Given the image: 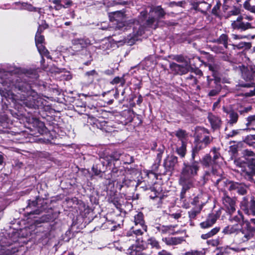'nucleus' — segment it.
Here are the masks:
<instances>
[{
	"instance_id": "24",
	"label": "nucleus",
	"mask_w": 255,
	"mask_h": 255,
	"mask_svg": "<svg viewBox=\"0 0 255 255\" xmlns=\"http://www.w3.org/2000/svg\"><path fill=\"white\" fill-rule=\"evenodd\" d=\"M163 241L167 245H176L181 244L184 240L182 238L169 237L162 239Z\"/></svg>"
},
{
	"instance_id": "41",
	"label": "nucleus",
	"mask_w": 255,
	"mask_h": 255,
	"mask_svg": "<svg viewBox=\"0 0 255 255\" xmlns=\"http://www.w3.org/2000/svg\"><path fill=\"white\" fill-rule=\"evenodd\" d=\"M207 147L201 140H199V138L197 137V139L195 140V145L194 147V148L196 149V151H200L203 149H204Z\"/></svg>"
},
{
	"instance_id": "50",
	"label": "nucleus",
	"mask_w": 255,
	"mask_h": 255,
	"mask_svg": "<svg viewBox=\"0 0 255 255\" xmlns=\"http://www.w3.org/2000/svg\"><path fill=\"white\" fill-rule=\"evenodd\" d=\"M247 121L246 126L247 127L255 125V115L249 116L247 118Z\"/></svg>"
},
{
	"instance_id": "8",
	"label": "nucleus",
	"mask_w": 255,
	"mask_h": 255,
	"mask_svg": "<svg viewBox=\"0 0 255 255\" xmlns=\"http://www.w3.org/2000/svg\"><path fill=\"white\" fill-rule=\"evenodd\" d=\"M222 204L227 211L231 214L236 210V199L230 197L226 192H224L222 197Z\"/></svg>"
},
{
	"instance_id": "32",
	"label": "nucleus",
	"mask_w": 255,
	"mask_h": 255,
	"mask_svg": "<svg viewBox=\"0 0 255 255\" xmlns=\"http://www.w3.org/2000/svg\"><path fill=\"white\" fill-rule=\"evenodd\" d=\"M228 36L227 34H222L220 36L219 38L217 39V42L220 44H223L224 47L226 49L228 48Z\"/></svg>"
},
{
	"instance_id": "39",
	"label": "nucleus",
	"mask_w": 255,
	"mask_h": 255,
	"mask_svg": "<svg viewBox=\"0 0 255 255\" xmlns=\"http://www.w3.org/2000/svg\"><path fill=\"white\" fill-rule=\"evenodd\" d=\"M233 48L234 49H241L244 48V47H250L251 46L250 43L246 42H240L238 44H232Z\"/></svg>"
},
{
	"instance_id": "46",
	"label": "nucleus",
	"mask_w": 255,
	"mask_h": 255,
	"mask_svg": "<svg viewBox=\"0 0 255 255\" xmlns=\"http://www.w3.org/2000/svg\"><path fill=\"white\" fill-rule=\"evenodd\" d=\"M175 135L177 137H178L181 141H183V139L186 136V132L185 130L182 129H179L176 131Z\"/></svg>"
},
{
	"instance_id": "23",
	"label": "nucleus",
	"mask_w": 255,
	"mask_h": 255,
	"mask_svg": "<svg viewBox=\"0 0 255 255\" xmlns=\"http://www.w3.org/2000/svg\"><path fill=\"white\" fill-rule=\"evenodd\" d=\"M246 159L249 166L253 169H255V153L252 151L247 150L246 151Z\"/></svg>"
},
{
	"instance_id": "29",
	"label": "nucleus",
	"mask_w": 255,
	"mask_h": 255,
	"mask_svg": "<svg viewBox=\"0 0 255 255\" xmlns=\"http://www.w3.org/2000/svg\"><path fill=\"white\" fill-rule=\"evenodd\" d=\"M174 226L172 227L171 225H162L159 227H157L156 228L159 231H161L163 233H168L169 234H173L174 233L173 228Z\"/></svg>"
},
{
	"instance_id": "57",
	"label": "nucleus",
	"mask_w": 255,
	"mask_h": 255,
	"mask_svg": "<svg viewBox=\"0 0 255 255\" xmlns=\"http://www.w3.org/2000/svg\"><path fill=\"white\" fill-rule=\"evenodd\" d=\"M207 243L213 247H216L219 245V241L218 240H209L207 241Z\"/></svg>"
},
{
	"instance_id": "9",
	"label": "nucleus",
	"mask_w": 255,
	"mask_h": 255,
	"mask_svg": "<svg viewBox=\"0 0 255 255\" xmlns=\"http://www.w3.org/2000/svg\"><path fill=\"white\" fill-rule=\"evenodd\" d=\"M196 134L197 138L207 146L213 141V138L210 135L208 130L203 127H198Z\"/></svg>"
},
{
	"instance_id": "20",
	"label": "nucleus",
	"mask_w": 255,
	"mask_h": 255,
	"mask_svg": "<svg viewBox=\"0 0 255 255\" xmlns=\"http://www.w3.org/2000/svg\"><path fill=\"white\" fill-rule=\"evenodd\" d=\"M86 43L83 39H75L72 41V49L76 51L82 50L86 46Z\"/></svg>"
},
{
	"instance_id": "18",
	"label": "nucleus",
	"mask_w": 255,
	"mask_h": 255,
	"mask_svg": "<svg viewBox=\"0 0 255 255\" xmlns=\"http://www.w3.org/2000/svg\"><path fill=\"white\" fill-rule=\"evenodd\" d=\"M208 119L211 124V126L214 129L219 128L221 125V120L220 118L213 114L209 113L208 116Z\"/></svg>"
},
{
	"instance_id": "59",
	"label": "nucleus",
	"mask_w": 255,
	"mask_h": 255,
	"mask_svg": "<svg viewBox=\"0 0 255 255\" xmlns=\"http://www.w3.org/2000/svg\"><path fill=\"white\" fill-rule=\"evenodd\" d=\"M182 4V1H178L177 2L175 1L170 2L169 4V5L171 7H173L174 6H181Z\"/></svg>"
},
{
	"instance_id": "17",
	"label": "nucleus",
	"mask_w": 255,
	"mask_h": 255,
	"mask_svg": "<svg viewBox=\"0 0 255 255\" xmlns=\"http://www.w3.org/2000/svg\"><path fill=\"white\" fill-rule=\"evenodd\" d=\"M144 249L142 243L136 242L135 245L130 246L128 253L130 255H141V251Z\"/></svg>"
},
{
	"instance_id": "56",
	"label": "nucleus",
	"mask_w": 255,
	"mask_h": 255,
	"mask_svg": "<svg viewBox=\"0 0 255 255\" xmlns=\"http://www.w3.org/2000/svg\"><path fill=\"white\" fill-rule=\"evenodd\" d=\"M232 37L234 40L242 39L247 38V36L242 35H237L235 34H232Z\"/></svg>"
},
{
	"instance_id": "4",
	"label": "nucleus",
	"mask_w": 255,
	"mask_h": 255,
	"mask_svg": "<svg viewBox=\"0 0 255 255\" xmlns=\"http://www.w3.org/2000/svg\"><path fill=\"white\" fill-rule=\"evenodd\" d=\"M200 162L204 168L207 169L205 170L200 184L203 185L208 180L211 179L216 182V185H218L222 181L223 171L215 165L212 160L211 155L209 154L205 155L200 160Z\"/></svg>"
},
{
	"instance_id": "30",
	"label": "nucleus",
	"mask_w": 255,
	"mask_h": 255,
	"mask_svg": "<svg viewBox=\"0 0 255 255\" xmlns=\"http://www.w3.org/2000/svg\"><path fill=\"white\" fill-rule=\"evenodd\" d=\"M98 75V73L95 70H92L87 72L85 74V77L87 79L89 83H92L95 78Z\"/></svg>"
},
{
	"instance_id": "31",
	"label": "nucleus",
	"mask_w": 255,
	"mask_h": 255,
	"mask_svg": "<svg viewBox=\"0 0 255 255\" xmlns=\"http://www.w3.org/2000/svg\"><path fill=\"white\" fill-rule=\"evenodd\" d=\"M201 207H196L193 208L191 211L188 212L189 217L190 220L192 221V220L194 219L196 216L200 213L201 210Z\"/></svg>"
},
{
	"instance_id": "53",
	"label": "nucleus",
	"mask_w": 255,
	"mask_h": 255,
	"mask_svg": "<svg viewBox=\"0 0 255 255\" xmlns=\"http://www.w3.org/2000/svg\"><path fill=\"white\" fill-rule=\"evenodd\" d=\"M186 79L187 80H191V84L193 85H196L197 83V80L195 77H194L192 75H189V76L186 77Z\"/></svg>"
},
{
	"instance_id": "40",
	"label": "nucleus",
	"mask_w": 255,
	"mask_h": 255,
	"mask_svg": "<svg viewBox=\"0 0 255 255\" xmlns=\"http://www.w3.org/2000/svg\"><path fill=\"white\" fill-rule=\"evenodd\" d=\"M121 160L124 164H129L133 162V158L128 154H124L121 157Z\"/></svg>"
},
{
	"instance_id": "6",
	"label": "nucleus",
	"mask_w": 255,
	"mask_h": 255,
	"mask_svg": "<svg viewBox=\"0 0 255 255\" xmlns=\"http://www.w3.org/2000/svg\"><path fill=\"white\" fill-rule=\"evenodd\" d=\"M255 231L250 224H242V229L236 235V242L241 244L248 241L253 236Z\"/></svg>"
},
{
	"instance_id": "44",
	"label": "nucleus",
	"mask_w": 255,
	"mask_h": 255,
	"mask_svg": "<svg viewBox=\"0 0 255 255\" xmlns=\"http://www.w3.org/2000/svg\"><path fill=\"white\" fill-rule=\"evenodd\" d=\"M78 208L80 213L85 212V213H87L89 210V206L83 202H81L79 203Z\"/></svg>"
},
{
	"instance_id": "63",
	"label": "nucleus",
	"mask_w": 255,
	"mask_h": 255,
	"mask_svg": "<svg viewBox=\"0 0 255 255\" xmlns=\"http://www.w3.org/2000/svg\"><path fill=\"white\" fill-rule=\"evenodd\" d=\"M200 7H201L202 9H204L205 10V12L207 10H208L211 7V5L209 4H208L206 5H205L204 4H201Z\"/></svg>"
},
{
	"instance_id": "19",
	"label": "nucleus",
	"mask_w": 255,
	"mask_h": 255,
	"mask_svg": "<svg viewBox=\"0 0 255 255\" xmlns=\"http://www.w3.org/2000/svg\"><path fill=\"white\" fill-rule=\"evenodd\" d=\"M109 16L111 21H116L117 24L123 23L125 19L124 13L120 11L111 13Z\"/></svg>"
},
{
	"instance_id": "11",
	"label": "nucleus",
	"mask_w": 255,
	"mask_h": 255,
	"mask_svg": "<svg viewBox=\"0 0 255 255\" xmlns=\"http://www.w3.org/2000/svg\"><path fill=\"white\" fill-rule=\"evenodd\" d=\"M122 153L120 151H115L111 154L105 155L101 157L100 159L101 163L105 165V164L111 165L114 161H117L121 159L123 156Z\"/></svg>"
},
{
	"instance_id": "52",
	"label": "nucleus",
	"mask_w": 255,
	"mask_h": 255,
	"mask_svg": "<svg viewBox=\"0 0 255 255\" xmlns=\"http://www.w3.org/2000/svg\"><path fill=\"white\" fill-rule=\"evenodd\" d=\"M221 5V3L219 0L217 1L216 5H214L213 8H212V12L214 14H217L218 13V10L220 9V6Z\"/></svg>"
},
{
	"instance_id": "14",
	"label": "nucleus",
	"mask_w": 255,
	"mask_h": 255,
	"mask_svg": "<svg viewBox=\"0 0 255 255\" xmlns=\"http://www.w3.org/2000/svg\"><path fill=\"white\" fill-rule=\"evenodd\" d=\"M229 190H235L240 195H244L247 194L248 187L242 183L229 182Z\"/></svg>"
},
{
	"instance_id": "45",
	"label": "nucleus",
	"mask_w": 255,
	"mask_h": 255,
	"mask_svg": "<svg viewBox=\"0 0 255 255\" xmlns=\"http://www.w3.org/2000/svg\"><path fill=\"white\" fill-rule=\"evenodd\" d=\"M111 83L113 85L120 83L122 86H123L125 83V80L123 77H116L111 82Z\"/></svg>"
},
{
	"instance_id": "16",
	"label": "nucleus",
	"mask_w": 255,
	"mask_h": 255,
	"mask_svg": "<svg viewBox=\"0 0 255 255\" xmlns=\"http://www.w3.org/2000/svg\"><path fill=\"white\" fill-rule=\"evenodd\" d=\"M40 201H41V200H39V198H37L34 201H30V200L28 201V205L26 207V209L28 210V208H31L32 209H33V210L30 211L29 213H28L29 215H38L42 212V209H35L37 207V206Z\"/></svg>"
},
{
	"instance_id": "60",
	"label": "nucleus",
	"mask_w": 255,
	"mask_h": 255,
	"mask_svg": "<svg viewBox=\"0 0 255 255\" xmlns=\"http://www.w3.org/2000/svg\"><path fill=\"white\" fill-rule=\"evenodd\" d=\"M245 8L250 11L255 13V5H251L249 4L248 5L245 6Z\"/></svg>"
},
{
	"instance_id": "21",
	"label": "nucleus",
	"mask_w": 255,
	"mask_h": 255,
	"mask_svg": "<svg viewBox=\"0 0 255 255\" xmlns=\"http://www.w3.org/2000/svg\"><path fill=\"white\" fill-rule=\"evenodd\" d=\"M227 114L229 117L228 124L229 126H233L238 121L239 114L237 112L233 110L228 111Z\"/></svg>"
},
{
	"instance_id": "47",
	"label": "nucleus",
	"mask_w": 255,
	"mask_h": 255,
	"mask_svg": "<svg viewBox=\"0 0 255 255\" xmlns=\"http://www.w3.org/2000/svg\"><path fill=\"white\" fill-rule=\"evenodd\" d=\"M148 244H150L152 247L155 248L156 249L160 248L158 242L154 238H150L148 240Z\"/></svg>"
},
{
	"instance_id": "35",
	"label": "nucleus",
	"mask_w": 255,
	"mask_h": 255,
	"mask_svg": "<svg viewBox=\"0 0 255 255\" xmlns=\"http://www.w3.org/2000/svg\"><path fill=\"white\" fill-rule=\"evenodd\" d=\"M201 4H204L205 5H206L207 4V2H205V1H199L195 2L193 4V8L196 10L200 11L203 13H205V10L202 9L201 7H200Z\"/></svg>"
},
{
	"instance_id": "38",
	"label": "nucleus",
	"mask_w": 255,
	"mask_h": 255,
	"mask_svg": "<svg viewBox=\"0 0 255 255\" xmlns=\"http://www.w3.org/2000/svg\"><path fill=\"white\" fill-rule=\"evenodd\" d=\"M205 250L203 249L200 251L191 250L184 254H182V255H205Z\"/></svg>"
},
{
	"instance_id": "2",
	"label": "nucleus",
	"mask_w": 255,
	"mask_h": 255,
	"mask_svg": "<svg viewBox=\"0 0 255 255\" xmlns=\"http://www.w3.org/2000/svg\"><path fill=\"white\" fill-rule=\"evenodd\" d=\"M38 77L37 73L33 70L18 76L0 69V84L3 86V89L0 88V94L15 104L38 109L43 105V99L32 89L31 86Z\"/></svg>"
},
{
	"instance_id": "55",
	"label": "nucleus",
	"mask_w": 255,
	"mask_h": 255,
	"mask_svg": "<svg viewBox=\"0 0 255 255\" xmlns=\"http://www.w3.org/2000/svg\"><path fill=\"white\" fill-rule=\"evenodd\" d=\"M213 50L216 53L224 54V49L220 46H215L213 47Z\"/></svg>"
},
{
	"instance_id": "10",
	"label": "nucleus",
	"mask_w": 255,
	"mask_h": 255,
	"mask_svg": "<svg viewBox=\"0 0 255 255\" xmlns=\"http://www.w3.org/2000/svg\"><path fill=\"white\" fill-rule=\"evenodd\" d=\"M208 87L211 90H210L208 96L213 97L219 94L221 90V85L219 80L214 78L210 79L209 77H207Z\"/></svg>"
},
{
	"instance_id": "37",
	"label": "nucleus",
	"mask_w": 255,
	"mask_h": 255,
	"mask_svg": "<svg viewBox=\"0 0 255 255\" xmlns=\"http://www.w3.org/2000/svg\"><path fill=\"white\" fill-rule=\"evenodd\" d=\"M219 230L220 228L216 227L213 229L210 232H208V233L202 235L201 238L203 239H207L208 238H209L216 234L219 231Z\"/></svg>"
},
{
	"instance_id": "13",
	"label": "nucleus",
	"mask_w": 255,
	"mask_h": 255,
	"mask_svg": "<svg viewBox=\"0 0 255 255\" xmlns=\"http://www.w3.org/2000/svg\"><path fill=\"white\" fill-rule=\"evenodd\" d=\"M177 163V157L173 155H168L164 160L163 166L166 171H172Z\"/></svg>"
},
{
	"instance_id": "64",
	"label": "nucleus",
	"mask_w": 255,
	"mask_h": 255,
	"mask_svg": "<svg viewBox=\"0 0 255 255\" xmlns=\"http://www.w3.org/2000/svg\"><path fill=\"white\" fill-rule=\"evenodd\" d=\"M158 255H172L170 253L165 251L162 250L158 253Z\"/></svg>"
},
{
	"instance_id": "7",
	"label": "nucleus",
	"mask_w": 255,
	"mask_h": 255,
	"mask_svg": "<svg viewBox=\"0 0 255 255\" xmlns=\"http://www.w3.org/2000/svg\"><path fill=\"white\" fill-rule=\"evenodd\" d=\"M240 206L241 209L248 215L255 216V200L254 197H252L249 202L248 196H245L241 201Z\"/></svg>"
},
{
	"instance_id": "58",
	"label": "nucleus",
	"mask_w": 255,
	"mask_h": 255,
	"mask_svg": "<svg viewBox=\"0 0 255 255\" xmlns=\"http://www.w3.org/2000/svg\"><path fill=\"white\" fill-rule=\"evenodd\" d=\"M251 109L252 108L251 107H249L244 108L243 109L239 110V112L241 115H243L245 113H248L249 111L251 110Z\"/></svg>"
},
{
	"instance_id": "27",
	"label": "nucleus",
	"mask_w": 255,
	"mask_h": 255,
	"mask_svg": "<svg viewBox=\"0 0 255 255\" xmlns=\"http://www.w3.org/2000/svg\"><path fill=\"white\" fill-rule=\"evenodd\" d=\"M107 166H108V165L106 164L104 165L100 161V164L93 165L92 170L96 175H99L102 172H105Z\"/></svg>"
},
{
	"instance_id": "3",
	"label": "nucleus",
	"mask_w": 255,
	"mask_h": 255,
	"mask_svg": "<svg viewBox=\"0 0 255 255\" xmlns=\"http://www.w3.org/2000/svg\"><path fill=\"white\" fill-rule=\"evenodd\" d=\"M165 14L163 8L159 6L150 7L149 12L147 9L141 11L138 19L133 20L131 26L132 33L128 36L127 39L128 44H133L148 28L155 29L158 19L163 17Z\"/></svg>"
},
{
	"instance_id": "12",
	"label": "nucleus",
	"mask_w": 255,
	"mask_h": 255,
	"mask_svg": "<svg viewBox=\"0 0 255 255\" xmlns=\"http://www.w3.org/2000/svg\"><path fill=\"white\" fill-rule=\"evenodd\" d=\"M244 17L242 15L239 16L237 19L233 20L231 23V27L235 30H240L242 31L250 29L251 24L250 22H244L243 21Z\"/></svg>"
},
{
	"instance_id": "15",
	"label": "nucleus",
	"mask_w": 255,
	"mask_h": 255,
	"mask_svg": "<svg viewBox=\"0 0 255 255\" xmlns=\"http://www.w3.org/2000/svg\"><path fill=\"white\" fill-rule=\"evenodd\" d=\"M252 67H255V65H250L248 66L242 65L239 67L241 73L242 77L247 81L253 80L254 74L251 70Z\"/></svg>"
},
{
	"instance_id": "28",
	"label": "nucleus",
	"mask_w": 255,
	"mask_h": 255,
	"mask_svg": "<svg viewBox=\"0 0 255 255\" xmlns=\"http://www.w3.org/2000/svg\"><path fill=\"white\" fill-rule=\"evenodd\" d=\"M38 51L41 56H45L48 59H51V57L49 55V52L43 44H38L36 45Z\"/></svg>"
},
{
	"instance_id": "51",
	"label": "nucleus",
	"mask_w": 255,
	"mask_h": 255,
	"mask_svg": "<svg viewBox=\"0 0 255 255\" xmlns=\"http://www.w3.org/2000/svg\"><path fill=\"white\" fill-rule=\"evenodd\" d=\"M140 225H141L142 229H136L134 230V228L133 227L132 228V232L135 234L136 235H141L143 233V230L146 231V229L145 228L144 224H139Z\"/></svg>"
},
{
	"instance_id": "1",
	"label": "nucleus",
	"mask_w": 255,
	"mask_h": 255,
	"mask_svg": "<svg viewBox=\"0 0 255 255\" xmlns=\"http://www.w3.org/2000/svg\"><path fill=\"white\" fill-rule=\"evenodd\" d=\"M38 77L37 73L33 70L18 76L0 69V84L3 86V89L0 88V94L15 104L38 109L43 105V99L32 89L31 86Z\"/></svg>"
},
{
	"instance_id": "25",
	"label": "nucleus",
	"mask_w": 255,
	"mask_h": 255,
	"mask_svg": "<svg viewBox=\"0 0 255 255\" xmlns=\"http://www.w3.org/2000/svg\"><path fill=\"white\" fill-rule=\"evenodd\" d=\"M47 26H39L38 28L37 32L35 37V44H43L44 42V37L43 35H41V32L43 29H45Z\"/></svg>"
},
{
	"instance_id": "61",
	"label": "nucleus",
	"mask_w": 255,
	"mask_h": 255,
	"mask_svg": "<svg viewBox=\"0 0 255 255\" xmlns=\"http://www.w3.org/2000/svg\"><path fill=\"white\" fill-rule=\"evenodd\" d=\"M190 188H187V189H185L184 188V187L183 186H182V189H181V193H180V197L181 199H183L184 197V195L186 192L187 191H188V190H189Z\"/></svg>"
},
{
	"instance_id": "36",
	"label": "nucleus",
	"mask_w": 255,
	"mask_h": 255,
	"mask_svg": "<svg viewBox=\"0 0 255 255\" xmlns=\"http://www.w3.org/2000/svg\"><path fill=\"white\" fill-rule=\"evenodd\" d=\"M210 152L212 153L213 155L212 160L214 164H215V165H216L217 163V160L221 156L219 152V150L216 147H213V148L211 149Z\"/></svg>"
},
{
	"instance_id": "54",
	"label": "nucleus",
	"mask_w": 255,
	"mask_h": 255,
	"mask_svg": "<svg viewBox=\"0 0 255 255\" xmlns=\"http://www.w3.org/2000/svg\"><path fill=\"white\" fill-rule=\"evenodd\" d=\"M198 152H199V151H196L195 148H194V147L192 148L191 158L190 162H193L194 161H196L195 160V156H196V154L198 153Z\"/></svg>"
},
{
	"instance_id": "22",
	"label": "nucleus",
	"mask_w": 255,
	"mask_h": 255,
	"mask_svg": "<svg viewBox=\"0 0 255 255\" xmlns=\"http://www.w3.org/2000/svg\"><path fill=\"white\" fill-rule=\"evenodd\" d=\"M170 67L177 74L180 75L185 74L188 72V68L183 65H179L173 62L170 64Z\"/></svg>"
},
{
	"instance_id": "62",
	"label": "nucleus",
	"mask_w": 255,
	"mask_h": 255,
	"mask_svg": "<svg viewBox=\"0 0 255 255\" xmlns=\"http://www.w3.org/2000/svg\"><path fill=\"white\" fill-rule=\"evenodd\" d=\"M229 250H232L235 252H239L240 249L239 248H230L229 247H227L224 249V252L225 253H228Z\"/></svg>"
},
{
	"instance_id": "49",
	"label": "nucleus",
	"mask_w": 255,
	"mask_h": 255,
	"mask_svg": "<svg viewBox=\"0 0 255 255\" xmlns=\"http://www.w3.org/2000/svg\"><path fill=\"white\" fill-rule=\"evenodd\" d=\"M236 225H229L225 230L224 232L227 234H232L235 232L236 230Z\"/></svg>"
},
{
	"instance_id": "48",
	"label": "nucleus",
	"mask_w": 255,
	"mask_h": 255,
	"mask_svg": "<svg viewBox=\"0 0 255 255\" xmlns=\"http://www.w3.org/2000/svg\"><path fill=\"white\" fill-rule=\"evenodd\" d=\"M144 222L143 215L142 213L139 212L134 216V223H142Z\"/></svg>"
},
{
	"instance_id": "42",
	"label": "nucleus",
	"mask_w": 255,
	"mask_h": 255,
	"mask_svg": "<svg viewBox=\"0 0 255 255\" xmlns=\"http://www.w3.org/2000/svg\"><path fill=\"white\" fill-rule=\"evenodd\" d=\"M108 201L109 203H112L117 209H121V204L119 202L118 198L111 197L108 199Z\"/></svg>"
},
{
	"instance_id": "33",
	"label": "nucleus",
	"mask_w": 255,
	"mask_h": 255,
	"mask_svg": "<svg viewBox=\"0 0 255 255\" xmlns=\"http://www.w3.org/2000/svg\"><path fill=\"white\" fill-rule=\"evenodd\" d=\"M220 214L218 212L209 214L207 219L206 223H215L220 217Z\"/></svg>"
},
{
	"instance_id": "26",
	"label": "nucleus",
	"mask_w": 255,
	"mask_h": 255,
	"mask_svg": "<svg viewBox=\"0 0 255 255\" xmlns=\"http://www.w3.org/2000/svg\"><path fill=\"white\" fill-rule=\"evenodd\" d=\"M176 152L181 158H184L186 154V142L182 141L181 145L176 147Z\"/></svg>"
},
{
	"instance_id": "34",
	"label": "nucleus",
	"mask_w": 255,
	"mask_h": 255,
	"mask_svg": "<svg viewBox=\"0 0 255 255\" xmlns=\"http://www.w3.org/2000/svg\"><path fill=\"white\" fill-rule=\"evenodd\" d=\"M230 221L232 222H237L238 223H246L244 221L243 215L239 211L237 215L230 217Z\"/></svg>"
},
{
	"instance_id": "43",
	"label": "nucleus",
	"mask_w": 255,
	"mask_h": 255,
	"mask_svg": "<svg viewBox=\"0 0 255 255\" xmlns=\"http://www.w3.org/2000/svg\"><path fill=\"white\" fill-rule=\"evenodd\" d=\"M226 131H227V128L225 129ZM240 129H234L231 131L226 133V138H229L230 137H234L240 133Z\"/></svg>"
},
{
	"instance_id": "5",
	"label": "nucleus",
	"mask_w": 255,
	"mask_h": 255,
	"mask_svg": "<svg viewBox=\"0 0 255 255\" xmlns=\"http://www.w3.org/2000/svg\"><path fill=\"white\" fill-rule=\"evenodd\" d=\"M200 168L198 161L184 162L180 175L179 182L184 188H191L194 187V177L197 175Z\"/></svg>"
}]
</instances>
